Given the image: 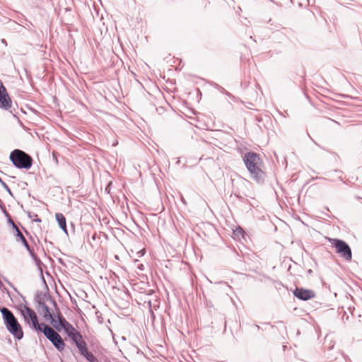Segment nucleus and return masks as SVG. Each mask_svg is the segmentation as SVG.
Segmentation results:
<instances>
[{
  "instance_id": "obj_1",
  "label": "nucleus",
  "mask_w": 362,
  "mask_h": 362,
  "mask_svg": "<svg viewBox=\"0 0 362 362\" xmlns=\"http://www.w3.org/2000/svg\"><path fill=\"white\" fill-rule=\"evenodd\" d=\"M243 161L251 177L257 183H262L265 173L262 170L263 163L259 156L255 152H247L244 155Z\"/></svg>"
},
{
  "instance_id": "obj_2",
  "label": "nucleus",
  "mask_w": 362,
  "mask_h": 362,
  "mask_svg": "<svg viewBox=\"0 0 362 362\" xmlns=\"http://www.w3.org/2000/svg\"><path fill=\"white\" fill-rule=\"evenodd\" d=\"M2 314L4 325L8 331L17 339L20 340L23 337V332L21 326L18 322L13 313L7 308H0Z\"/></svg>"
},
{
  "instance_id": "obj_3",
  "label": "nucleus",
  "mask_w": 362,
  "mask_h": 362,
  "mask_svg": "<svg viewBox=\"0 0 362 362\" xmlns=\"http://www.w3.org/2000/svg\"><path fill=\"white\" fill-rule=\"evenodd\" d=\"M10 160L16 168L20 169H30L33 164L31 156L19 149H15L11 153Z\"/></svg>"
},
{
  "instance_id": "obj_4",
  "label": "nucleus",
  "mask_w": 362,
  "mask_h": 362,
  "mask_svg": "<svg viewBox=\"0 0 362 362\" xmlns=\"http://www.w3.org/2000/svg\"><path fill=\"white\" fill-rule=\"evenodd\" d=\"M42 325H43L42 332L44 334L46 338L58 351H63L65 347V343L60 334L45 323L42 322Z\"/></svg>"
},
{
  "instance_id": "obj_5",
  "label": "nucleus",
  "mask_w": 362,
  "mask_h": 362,
  "mask_svg": "<svg viewBox=\"0 0 362 362\" xmlns=\"http://www.w3.org/2000/svg\"><path fill=\"white\" fill-rule=\"evenodd\" d=\"M329 241L336 250V252L346 261L352 259L351 250L349 245L344 240L337 238H329Z\"/></svg>"
},
{
  "instance_id": "obj_6",
  "label": "nucleus",
  "mask_w": 362,
  "mask_h": 362,
  "mask_svg": "<svg viewBox=\"0 0 362 362\" xmlns=\"http://www.w3.org/2000/svg\"><path fill=\"white\" fill-rule=\"evenodd\" d=\"M25 322L37 332H42L43 325L39 323L37 316L35 312L28 306H24V310H21Z\"/></svg>"
},
{
  "instance_id": "obj_7",
  "label": "nucleus",
  "mask_w": 362,
  "mask_h": 362,
  "mask_svg": "<svg viewBox=\"0 0 362 362\" xmlns=\"http://www.w3.org/2000/svg\"><path fill=\"white\" fill-rule=\"evenodd\" d=\"M56 310V315L52 314V319H48L53 325V327L59 332H60L62 328L66 326L69 322L65 319V317L62 315L60 310L57 305L54 307Z\"/></svg>"
},
{
  "instance_id": "obj_8",
  "label": "nucleus",
  "mask_w": 362,
  "mask_h": 362,
  "mask_svg": "<svg viewBox=\"0 0 362 362\" xmlns=\"http://www.w3.org/2000/svg\"><path fill=\"white\" fill-rule=\"evenodd\" d=\"M11 100L7 93L6 89L0 83V107L8 110L11 107Z\"/></svg>"
},
{
  "instance_id": "obj_9",
  "label": "nucleus",
  "mask_w": 362,
  "mask_h": 362,
  "mask_svg": "<svg viewBox=\"0 0 362 362\" xmlns=\"http://www.w3.org/2000/svg\"><path fill=\"white\" fill-rule=\"evenodd\" d=\"M293 295L300 300H308L315 297V292L310 289L303 288H296L293 291Z\"/></svg>"
},
{
  "instance_id": "obj_10",
  "label": "nucleus",
  "mask_w": 362,
  "mask_h": 362,
  "mask_svg": "<svg viewBox=\"0 0 362 362\" xmlns=\"http://www.w3.org/2000/svg\"><path fill=\"white\" fill-rule=\"evenodd\" d=\"M35 300L37 303V305H39L41 303H45L47 300H49L50 303H52L54 307H57V305L56 301L53 300L49 295L43 293L42 291L37 292Z\"/></svg>"
},
{
  "instance_id": "obj_11",
  "label": "nucleus",
  "mask_w": 362,
  "mask_h": 362,
  "mask_svg": "<svg viewBox=\"0 0 362 362\" xmlns=\"http://www.w3.org/2000/svg\"><path fill=\"white\" fill-rule=\"evenodd\" d=\"M36 309L37 311L42 314L43 317L47 320L48 319H52V314L50 312L49 308L46 305L45 303H41L39 305H36Z\"/></svg>"
},
{
  "instance_id": "obj_12",
  "label": "nucleus",
  "mask_w": 362,
  "mask_h": 362,
  "mask_svg": "<svg viewBox=\"0 0 362 362\" xmlns=\"http://www.w3.org/2000/svg\"><path fill=\"white\" fill-rule=\"evenodd\" d=\"M73 342L76 346L77 349H78L79 353L82 351L83 349L87 348V344L83 339V337L81 334L75 336L73 339H71Z\"/></svg>"
},
{
  "instance_id": "obj_13",
  "label": "nucleus",
  "mask_w": 362,
  "mask_h": 362,
  "mask_svg": "<svg viewBox=\"0 0 362 362\" xmlns=\"http://www.w3.org/2000/svg\"><path fill=\"white\" fill-rule=\"evenodd\" d=\"M55 218L57 221L58 222L59 228L66 233L67 234V228H66V218L61 213H57L55 214Z\"/></svg>"
},
{
  "instance_id": "obj_14",
  "label": "nucleus",
  "mask_w": 362,
  "mask_h": 362,
  "mask_svg": "<svg viewBox=\"0 0 362 362\" xmlns=\"http://www.w3.org/2000/svg\"><path fill=\"white\" fill-rule=\"evenodd\" d=\"M62 329L64 330L65 333L68 335V337L71 339H73L74 337H75V336L80 334V332L78 331H77L74 327V326L71 324H70L69 322L66 326H64Z\"/></svg>"
},
{
  "instance_id": "obj_15",
  "label": "nucleus",
  "mask_w": 362,
  "mask_h": 362,
  "mask_svg": "<svg viewBox=\"0 0 362 362\" xmlns=\"http://www.w3.org/2000/svg\"><path fill=\"white\" fill-rule=\"evenodd\" d=\"M80 354L83 356L89 362H99L98 359L89 351L88 347L80 352Z\"/></svg>"
},
{
  "instance_id": "obj_16",
  "label": "nucleus",
  "mask_w": 362,
  "mask_h": 362,
  "mask_svg": "<svg viewBox=\"0 0 362 362\" xmlns=\"http://www.w3.org/2000/svg\"><path fill=\"white\" fill-rule=\"evenodd\" d=\"M10 222L13 224V227L15 229L16 240L21 241L24 246L28 245V243L27 240L25 239L23 233L21 232L19 228L12 222V221H10Z\"/></svg>"
},
{
  "instance_id": "obj_17",
  "label": "nucleus",
  "mask_w": 362,
  "mask_h": 362,
  "mask_svg": "<svg viewBox=\"0 0 362 362\" xmlns=\"http://www.w3.org/2000/svg\"><path fill=\"white\" fill-rule=\"evenodd\" d=\"M233 234L235 237L240 238V237H244L245 232L242 228L238 227L235 230H234Z\"/></svg>"
},
{
  "instance_id": "obj_18",
  "label": "nucleus",
  "mask_w": 362,
  "mask_h": 362,
  "mask_svg": "<svg viewBox=\"0 0 362 362\" xmlns=\"http://www.w3.org/2000/svg\"><path fill=\"white\" fill-rule=\"evenodd\" d=\"M33 260L34 261L35 264H36V266L40 269L42 270V265L43 264L42 261L40 260V259L37 256V255H35L34 257H32Z\"/></svg>"
},
{
  "instance_id": "obj_19",
  "label": "nucleus",
  "mask_w": 362,
  "mask_h": 362,
  "mask_svg": "<svg viewBox=\"0 0 362 362\" xmlns=\"http://www.w3.org/2000/svg\"><path fill=\"white\" fill-rule=\"evenodd\" d=\"M25 247L26 248V250L28 251L31 257H34L35 255H36V254L34 252V249L33 247H31L29 244L25 245Z\"/></svg>"
},
{
  "instance_id": "obj_20",
  "label": "nucleus",
  "mask_w": 362,
  "mask_h": 362,
  "mask_svg": "<svg viewBox=\"0 0 362 362\" xmlns=\"http://www.w3.org/2000/svg\"><path fill=\"white\" fill-rule=\"evenodd\" d=\"M0 183L1 184V185L3 186V187L11 194L12 195V192L10 189V188L8 187V186L7 185V184L6 182H4L2 179L0 177Z\"/></svg>"
},
{
  "instance_id": "obj_21",
  "label": "nucleus",
  "mask_w": 362,
  "mask_h": 362,
  "mask_svg": "<svg viewBox=\"0 0 362 362\" xmlns=\"http://www.w3.org/2000/svg\"><path fill=\"white\" fill-rule=\"evenodd\" d=\"M34 221H36V222H40L41 221V220L40 218H36Z\"/></svg>"
},
{
  "instance_id": "obj_22",
  "label": "nucleus",
  "mask_w": 362,
  "mask_h": 362,
  "mask_svg": "<svg viewBox=\"0 0 362 362\" xmlns=\"http://www.w3.org/2000/svg\"><path fill=\"white\" fill-rule=\"evenodd\" d=\"M142 267H143L142 264L141 266H139V269H142Z\"/></svg>"
}]
</instances>
